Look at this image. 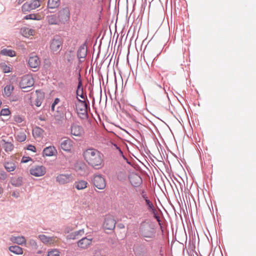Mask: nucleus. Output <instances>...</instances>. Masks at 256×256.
<instances>
[{"label": "nucleus", "instance_id": "51", "mask_svg": "<svg viewBox=\"0 0 256 256\" xmlns=\"http://www.w3.org/2000/svg\"><path fill=\"white\" fill-rule=\"evenodd\" d=\"M14 120L18 123H21L23 121L22 118L20 115H15L14 117Z\"/></svg>", "mask_w": 256, "mask_h": 256}, {"label": "nucleus", "instance_id": "24", "mask_svg": "<svg viewBox=\"0 0 256 256\" xmlns=\"http://www.w3.org/2000/svg\"><path fill=\"white\" fill-rule=\"evenodd\" d=\"M84 234V229L80 230L70 233L66 236V238L70 240H76L78 238V236H82Z\"/></svg>", "mask_w": 256, "mask_h": 256}, {"label": "nucleus", "instance_id": "48", "mask_svg": "<svg viewBox=\"0 0 256 256\" xmlns=\"http://www.w3.org/2000/svg\"><path fill=\"white\" fill-rule=\"evenodd\" d=\"M8 176L7 174L4 170H0V179L5 180Z\"/></svg>", "mask_w": 256, "mask_h": 256}, {"label": "nucleus", "instance_id": "39", "mask_svg": "<svg viewBox=\"0 0 256 256\" xmlns=\"http://www.w3.org/2000/svg\"><path fill=\"white\" fill-rule=\"evenodd\" d=\"M120 151L122 154V156H123L124 158L126 160L127 164L132 166H133L134 168H136V170L140 169V168L138 165L134 164V162H132V160H129L128 158H126L124 155H123L122 152L120 150Z\"/></svg>", "mask_w": 256, "mask_h": 256}, {"label": "nucleus", "instance_id": "55", "mask_svg": "<svg viewBox=\"0 0 256 256\" xmlns=\"http://www.w3.org/2000/svg\"><path fill=\"white\" fill-rule=\"evenodd\" d=\"M134 250L135 254L136 256H144V253L143 252H142V253H139L138 252V250L137 248H136Z\"/></svg>", "mask_w": 256, "mask_h": 256}, {"label": "nucleus", "instance_id": "59", "mask_svg": "<svg viewBox=\"0 0 256 256\" xmlns=\"http://www.w3.org/2000/svg\"><path fill=\"white\" fill-rule=\"evenodd\" d=\"M117 226L120 228V229H122V228H124V226L123 224L122 223H120V224H118V225H117Z\"/></svg>", "mask_w": 256, "mask_h": 256}, {"label": "nucleus", "instance_id": "21", "mask_svg": "<svg viewBox=\"0 0 256 256\" xmlns=\"http://www.w3.org/2000/svg\"><path fill=\"white\" fill-rule=\"evenodd\" d=\"M74 167L76 170L81 176L84 175L86 172V166L84 163H78Z\"/></svg>", "mask_w": 256, "mask_h": 256}, {"label": "nucleus", "instance_id": "13", "mask_svg": "<svg viewBox=\"0 0 256 256\" xmlns=\"http://www.w3.org/2000/svg\"><path fill=\"white\" fill-rule=\"evenodd\" d=\"M129 180L132 186L138 187L140 186L142 182V178L141 176L136 173H132L128 176Z\"/></svg>", "mask_w": 256, "mask_h": 256}, {"label": "nucleus", "instance_id": "12", "mask_svg": "<svg viewBox=\"0 0 256 256\" xmlns=\"http://www.w3.org/2000/svg\"><path fill=\"white\" fill-rule=\"evenodd\" d=\"M28 64L32 68H36V70H34V72L38 70L40 64V60L39 57L35 53L30 54L28 60Z\"/></svg>", "mask_w": 256, "mask_h": 256}, {"label": "nucleus", "instance_id": "38", "mask_svg": "<svg viewBox=\"0 0 256 256\" xmlns=\"http://www.w3.org/2000/svg\"><path fill=\"white\" fill-rule=\"evenodd\" d=\"M41 19L40 16H38L36 14H30L28 15H26L24 16V20H40Z\"/></svg>", "mask_w": 256, "mask_h": 256}, {"label": "nucleus", "instance_id": "49", "mask_svg": "<svg viewBox=\"0 0 256 256\" xmlns=\"http://www.w3.org/2000/svg\"><path fill=\"white\" fill-rule=\"evenodd\" d=\"M81 92V94H80V97L83 100L88 99L86 92V90H84V87L82 86V90Z\"/></svg>", "mask_w": 256, "mask_h": 256}, {"label": "nucleus", "instance_id": "64", "mask_svg": "<svg viewBox=\"0 0 256 256\" xmlns=\"http://www.w3.org/2000/svg\"><path fill=\"white\" fill-rule=\"evenodd\" d=\"M93 100H94V97H93Z\"/></svg>", "mask_w": 256, "mask_h": 256}, {"label": "nucleus", "instance_id": "22", "mask_svg": "<svg viewBox=\"0 0 256 256\" xmlns=\"http://www.w3.org/2000/svg\"><path fill=\"white\" fill-rule=\"evenodd\" d=\"M88 183L84 180H78L74 183V186L78 190H82L87 187Z\"/></svg>", "mask_w": 256, "mask_h": 256}, {"label": "nucleus", "instance_id": "33", "mask_svg": "<svg viewBox=\"0 0 256 256\" xmlns=\"http://www.w3.org/2000/svg\"><path fill=\"white\" fill-rule=\"evenodd\" d=\"M36 93H37L38 96L35 100V105L38 107L42 104V100L44 98V93L41 92L38 90H36Z\"/></svg>", "mask_w": 256, "mask_h": 256}, {"label": "nucleus", "instance_id": "45", "mask_svg": "<svg viewBox=\"0 0 256 256\" xmlns=\"http://www.w3.org/2000/svg\"><path fill=\"white\" fill-rule=\"evenodd\" d=\"M60 253L57 249H54L48 252L47 256H60Z\"/></svg>", "mask_w": 256, "mask_h": 256}, {"label": "nucleus", "instance_id": "46", "mask_svg": "<svg viewBox=\"0 0 256 256\" xmlns=\"http://www.w3.org/2000/svg\"><path fill=\"white\" fill-rule=\"evenodd\" d=\"M60 102V100L58 98H54L53 102L51 106V110L52 112H54L55 110V106H56Z\"/></svg>", "mask_w": 256, "mask_h": 256}, {"label": "nucleus", "instance_id": "11", "mask_svg": "<svg viewBox=\"0 0 256 256\" xmlns=\"http://www.w3.org/2000/svg\"><path fill=\"white\" fill-rule=\"evenodd\" d=\"M34 82V80L32 76L24 75L22 76L19 83V86L20 88L24 89L32 86Z\"/></svg>", "mask_w": 256, "mask_h": 256}, {"label": "nucleus", "instance_id": "25", "mask_svg": "<svg viewBox=\"0 0 256 256\" xmlns=\"http://www.w3.org/2000/svg\"><path fill=\"white\" fill-rule=\"evenodd\" d=\"M60 4V0H48L47 8L48 9H54L58 8Z\"/></svg>", "mask_w": 256, "mask_h": 256}, {"label": "nucleus", "instance_id": "47", "mask_svg": "<svg viewBox=\"0 0 256 256\" xmlns=\"http://www.w3.org/2000/svg\"><path fill=\"white\" fill-rule=\"evenodd\" d=\"M28 28L26 27L22 28L20 29V33L24 36H28Z\"/></svg>", "mask_w": 256, "mask_h": 256}, {"label": "nucleus", "instance_id": "52", "mask_svg": "<svg viewBox=\"0 0 256 256\" xmlns=\"http://www.w3.org/2000/svg\"><path fill=\"white\" fill-rule=\"evenodd\" d=\"M26 150H30L32 152H36V148L35 146L32 144H28V147L26 148Z\"/></svg>", "mask_w": 256, "mask_h": 256}, {"label": "nucleus", "instance_id": "53", "mask_svg": "<svg viewBox=\"0 0 256 256\" xmlns=\"http://www.w3.org/2000/svg\"><path fill=\"white\" fill-rule=\"evenodd\" d=\"M30 242L32 248H38V246L36 240H30Z\"/></svg>", "mask_w": 256, "mask_h": 256}, {"label": "nucleus", "instance_id": "2", "mask_svg": "<svg viewBox=\"0 0 256 256\" xmlns=\"http://www.w3.org/2000/svg\"><path fill=\"white\" fill-rule=\"evenodd\" d=\"M82 155L84 160L94 169L99 170L104 165L103 154L96 149L88 148L84 152Z\"/></svg>", "mask_w": 256, "mask_h": 256}, {"label": "nucleus", "instance_id": "60", "mask_svg": "<svg viewBox=\"0 0 256 256\" xmlns=\"http://www.w3.org/2000/svg\"><path fill=\"white\" fill-rule=\"evenodd\" d=\"M142 147H144V146L143 144H142V145L140 146V149L139 150H140L142 155L144 156V154L143 152Z\"/></svg>", "mask_w": 256, "mask_h": 256}, {"label": "nucleus", "instance_id": "34", "mask_svg": "<svg viewBox=\"0 0 256 256\" xmlns=\"http://www.w3.org/2000/svg\"><path fill=\"white\" fill-rule=\"evenodd\" d=\"M44 132L42 128L36 126L32 130V134L34 138H40Z\"/></svg>", "mask_w": 256, "mask_h": 256}, {"label": "nucleus", "instance_id": "56", "mask_svg": "<svg viewBox=\"0 0 256 256\" xmlns=\"http://www.w3.org/2000/svg\"><path fill=\"white\" fill-rule=\"evenodd\" d=\"M12 196L16 198H18L20 196V193L18 192H12Z\"/></svg>", "mask_w": 256, "mask_h": 256}, {"label": "nucleus", "instance_id": "7", "mask_svg": "<svg viewBox=\"0 0 256 256\" xmlns=\"http://www.w3.org/2000/svg\"><path fill=\"white\" fill-rule=\"evenodd\" d=\"M41 2V0H32L30 2H27L22 6V10L25 14L29 12L38 8L40 6Z\"/></svg>", "mask_w": 256, "mask_h": 256}, {"label": "nucleus", "instance_id": "6", "mask_svg": "<svg viewBox=\"0 0 256 256\" xmlns=\"http://www.w3.org/2000/svg\"><path fill=\"white\" fill-rule=\"evenodd\" d=\"M68 112L70 114V116H72V113L68 108H66L64 106L62 105L57 108L55 118L56 120L62 121L64 118L68 120L66 113Z\"/></svg>", "mask_w": 256, "mask_h": 256}, {"label": "nucleus", "instance_id": "14", "mask_svg": "<svg viewBox=\"0 0 256 256\" xmlns=\"http://www.w3.org/2000/svg\"><path fill=\"white\" fill-rule=\"evenodd\" d=\"M88 40H86L79 48L77 52V57L79 59V62L81 63L82 61L80 58H84L88 54L87 47Z\"/></svg>", "mask_w": 256, "mask_h": 256}, {"label": "nucleus", "instance_id": "5", "mask_svg": "<svg viewBox=\"0 0 256 256\" xmlns=\"http://www.w3.org/2000/svg\"><path fill=\"white\" fill-rule=\"evenodd\" d=\"M156 236V223L152 222L145 227V241L152 242Z\"/></svg>", "mask_w": 256, "mask_h": 256}, {"label": "nucleus", "instance_id": "42", "mask_svg": "<svg viewBox=\"0 0 256 256\" xmlns=\"http://www.w3.org/2000/svg\"><path fill=\"white\" fill-rule=\"evenodd\" d=\"M82 82L81 80H79V82H78V86H77L76 90V96H78H78H80V91H82Z\"/></svg>", "mask_w": 256, "mask_h": 256}, {"label": "nucleus", "instance_id": "40", "mask_svg": "<svg viewBox=\"0 0 256 256\" xmlns=\"http://www.w3.org/2000/svg\"><path fill=\"white\" fill-rule=\"evenodd\" d=\"M78 118L82 120H87L89 118L88 112H77Z\"/></svg>", "mask_w": 256, "mask_h": 256}, {"label": "nucleus", "instance_id": "3", "mask_svg": "<svg viewBox=\"0 0 256 256\" xmlns=\"http://www.w3.org/2000/svg\"><path fill=\"white\" fill-rule=\"evenodd\" d=\"M145 216L147 220H156L162 227L160 210L157 206L154 199H148L145 197Z\"/></svg>", "mask_w": 256, "mask_h": 256}, {"label": "nucleus", "instance_id": "58", "mask_svg": "<svg viewBox=\"0 0 256 256\" xmlns=\"http://www.w3.org/2000/svg\"><path fill=\"white\" fill-rule=\"evenodd\" d=\"M34 30L32 28H28V36H33Z\"/></svg>", "mask_w": 256, "mask_h": 256}, {"label": "nucleus", "instance_id": "8", "mask_svg": "<svg viewBox=\"0 0 256 256\" xmlns=\"http://www.w3.org/2000/svg\"><path fill=\"white\" fill-rule=\"evenodd\" d=\"M61 24H65L70 18V11L67 6L63 8L56 13Z\"/></svg>", "mask_w": 256, "mask_h": 256}, {"label": "nucleus", "instance_id": "32", "mask_svg": "<svg viewBox=\"0 0 256 256\" xmlns=\"http://www.w3.org/2000/svg\"><path fill=\"white\" fill-rule=\"evenodd\" d=\"M4 166L8 172H12L16 168L15 164L12 162H5L4 164Z\"/></svg>", "mask_w": 256, "mask_h": 256}, {"label": "nucleus", "instance_id": "23", "mask_svg": "<svg viewBox=\"0 0 256 256\" xmlns=\"http://www.w3.org/2000/svg\"><path fill=\"white\" fill-rule=\"evenodd\" d=\"M48 22L50 25H60L61 22L56 14L48 16Z\"/></svg>", "mask_w": 256, "mask_h": 256}, {"label": "nucleus", "instance_id": "18", "mask_svg": "<svg viewBox=\"0 0 256 256\" xmlns=\"http://www.w3.org/2000/svg\"><path fill=\"white\" fill-rule=\"evenodd\" d=\"M71 134L74 136L80 137L84 133V129L80 126L72 123L70 126Z\"/></svg>", "mask_w": 256, "mask_h": 256}, {"label": "nucleus", "instance_id": "28", "mask_svg": "<svg viewBox=\"0 0 256 256\" xmlns=\"http://www.w3.org/2000/svg\"><path fill=\"white\" fill-rule=\"evenodd\" d=\"M134 108L142 115H144V105L142 100L136 102V105L133 106Z\"/></svg>", "mask_w": 256, "mask_h": 256}, {"label": "nucleus", "instance_id": "19", "mask_svg": "<svg viewBox=\"0 0 256 256\" xmlns=\"http://www.w3.org/2000/svg\"><path fill=\"white\" fill-rule=\"evenodd\" d=\"M57 153V150L54 146H46L42 151V155L44 156H56Z\"/></svg>", "mask_w": 256, "mask_h": 256}, {"label": "nucleus", "instance_id": "10", "mask_svg": "<svg viewBox=\"0 0 256 256\" xmlns=\"http://www.w3.org/2000/svg\"><path fill=\"white\" fill-rule=\"evenodd\" d=\"M93 184L99 190H103L106 188V180L102 174H96L92 180Z\"/></svg>", "mask_w": 256, "mask_h": 256}, {"label": "nucleus", "instance_id": "1", "mask_svg": "<svg viewBox=\"0 0 256 256\" xmlns=\"http://www.w3.org/2000/svg\"><path fill=\"white\" fill-rule=\"evenodd\" d=\"M140 4V10L138 18L135 20L134 23V30L138 29V36L135 41L136 48L138 52L137 66L136 70L135 76V86L136 88L141 90L144 92L142 85L144 83V68L143 66V60H144V49H142V45L144 43V40L141 42L140 37L143 34L142 18L144 14L143 0H135L134 4V8L136 3Z\"/></svg>", "mask_w": 256, "mask_h": 256}, {"label": "nucleus", "instance_id": "57", "mask_svg": "<svg viewBox=\"0 0 256 256\" xmlns=\"http://www.w3.org/2000/svg\"><path fill=\"white\" fill-rule=\"evenodd\" d=\"M80 72H81V70L80 69L78 70V71L77 72V74L78 76V82H79V80L82 81Z\"/></svg>", "mask_w": 256, "mask_h": 256}, {"label": "nucleus", "instance_id": "54", "mask_svg": "<svg viewBox=\"0 0 256 256\" xmlns=\"http://www.w3.org/2000/svg\"><path fill=\"white\" fill-rule=\"evenodd\" d=\"M24 237H18L16 238V242L18 244H22L24 240Z\"/></svg>", "mask_w": 256, "mask_h": 256}, {"label": "nucleus", "instance_id": "61", "mask_svg": "<svg viewBox=\"0 0 256 256\" xmlns=\"http://www.w3.org/2000/svg\"><path fill=\"white\" fill-rule=\"evenodd\" d=\"M141 196H142V197L144 198V190H142Z\"/></svg>", "mask_w": 256, "mask_h": 256}, {"label": "nucleus", "instance_id": "17", "mask_svg": "<svg viewBox=\"0 0 256 256\" xmlns=\"http://www.w3.org/2000/svg\"><path fill=\"white\" fill-rule=\"evenodd\" d=\"M92 238L84 237L77 242L78 246L81 249L86 250L92 244Z\"/></svg>", "mask_w": 256, "mask_h": 256}, {"label": "nucleus", "instance_id": "50", "mask_svg": "<svg viewBox=\"0 0 256 256\" xmlns=\"http://www.w3.org/2000/svg\"><path fill=\"white\" fill-rule=\"evenodd\" d=\"M32 159L30 156H24L21 160L22 163H27L30 161H32Z\"/></svg>", "mask_w": 256, "mask_h": 256}, {"label": "nucleus", "instance_id": "41", "mask_svg": "<svg viewBox=\"0 0 256 256\" xmlns=\"http://www.w3.org/2000/svg\"><path fill=\"white\" fill-rule=\"evenodd\" d=\"M77 101L80 103L78 105H82L84 107L88 106V105H90V102L88 99L86 100H80L78 96H76Z\"/></svg>", "mask_w": 256, "mask_h": 256}, {"label": "nucleus", "instance_id": "63", "mask_svg": "<svg viewBox=\"0 0 256 256\" xmlns=\"http://www.w3.org/2000/svg\"><path fill=\"white\" fill-rule=\"evenodd\" d=\"M42 252V251H40V250H39V251H38V254H41Z\"/></svg>", "mask_w": 256, "mask_h": 256}, {"label": "nucleus", "instance_id": "37", "mask_svg": "<svg viewBox=\"0 0 256 256\" xmlns=\"http://www.w3.org/2000/svg\"><path fill=\"white\" fill-rule=\"evenodd\" d=\"M90 104L88 105V106L84 107V106L82 105H77L76 104V110L77 112H88V110H90Z\"/></svg>", "mask_w": 256, "mask_h": 256}, {"label": "nucleus", "instance_id": "31", "mask_svg": "<svg viewBox=\"0 0 256 256\" xmlns=\"http://www.w3.org/2000/svg\"><path fill=\"white\" fill-rule=\"evenodd\" d=\"M0 142L2 144L4 150L6 152L12 151L14 148V146L12 143L6 142L4 140H2Z\"/></svg>", "mask_w": 256, "mask_h": 256}, {"label": "nucleus", "instance_id": "62", "mask_svg": "<svg viewBox=\"0 0 256 256\" xmlns=\"http://www.w3.org/2000/svg\"><path fill=\"white\" fill-rule=\"evenodd\" d=\"M40 120H45L44 118H40Z\"/></svg>", "mask_w": 256, "mask_h": 256}, {"label": "nucleus", "instance_id": "16", "mask_svg": "<svg viewBox=\"0 0 256 256\" xmlns=\"http://www.w3.org/2000/svg\"><path fill=\"white\" fill-rule=\"evenodd\" d=\"M73 176L72 174H60L56 178V181L61 184L69 183L72 180Z\"/></svg>", "mask_w": 256, "mask_h": 256}, {"label": "nucleus", "instance_id": "35", "mask_svg": "<svg viewBox=\"0 0 256 256\" xmlns=\"http://www.w3.org/2000/svg\"><path fill=\"white\" fill-rule=\"evenodd\" d=\"M38 238L42 242L46 244L51 242L53 240L52 237L48 236L44 234H40Z\"/></svg>", "mask_w": 256, "mask_h": 256}, {"label": "nucleus", "instance_id": "4", "mask_svg": "<svg viewBox=\"0 0 256 256\" xmlns=\"http://www.w3.org/2000/svg\"><path fill=\"white\" fill-rule=\"evenodd\" d=\"M64 38L59 35H55L50 42V48L54 54H58L62 48Z\"/></svg>", "mask_w": 256, "mask_h": 256}, {"label": "nucleus", "instance_id": "15", "mask_svg": "<svg viewBox=\"0 0 256 256\" xmlns=\"http://www.w3.org/2000/svg\"><path fill=\"white\" fill-rule=\"evenodd\" d=\"M30 174L36 177L41 176L44 175L46 174V168L43 166H38L33 168L30 169Z\"/></svg>", "mask_w": 256, "mask_h": 256}, {"label": "nucleus", "instance_id": "27", "mask_svg": "<svg viewBox=\"0 0 256 256\" xmlns=\"http://www.w3.org/2000/svg\"><path fill=\"white\" fill-rule=\"evenodd\" d=\"M10 182L12 186L16 187H20L22 185L23 178L22 176H19L17 178H12Z\"/></svg>", "mask_w": 256, "mask_h": 256}, {"label": "nucleus", "instance_id": "30", "mask_svg": "<svg viewBox=\"0 0 256 256\" xmlns=\"http://www.w3.org/2000/svg\"><path fill=\"white\" fill-rule=\"evenodd\" d=\"M8 250L16 254H21L23 252L22 248L18 245L10 246Z\"/></svg>", "mask_w": 256, "mask_h": 256}, {"label": "nucleus", "instance_id": "43", "mask_svg": "<svg viewBox=\"0 0 256 256\" xmlns=\"http://www.w3.org/2000/svg\"><path fill=\"white\" fill-rule=\"evenodd\" d=\"M26 138V136L24 132H20L17 136L16 139L19 142H24Z\"/></svg>", "mask_w": 256, "mask_h": 256}, {"label": "nucleus", "instance_id": "36", "mask_svg": "<svg viewBox=\"0 0 256 256\" xmlns=\"http://www.w3.org/2000/svg\"><path fill=\"white\" fill-rule=\"evenodd\" d=\"M0 68L4 73H8L12 70V68L8 66L5 62H1Z\"/></svg>", "mask_w": 256, "mask_h": 256}, {"label": "nucleus", "instance_id": "29", "mask_svg": "<svg viewBox=\"0 0 256 256\" xmlns=\"http://www.w3.org/2000/svg\"><path fill=\"white\" fill-rule=\"evenodd\" d=\"M14 89V88L13 86L7 84L4 88V96L6 97H9L11 95Z\"/></svg>", "mask_w": 256, "mask_h": 256}, {"label": "nucleus", "instance_id": "44", "mask_svg": "<svg viewBox=\"0 0 256 256\" xmlns=\"http://www.w3.org/2000/svg\"><path fill=\"white\" fill-rule=\"evenodd\" d=\"M11 112L8 108H4L2 109L0 112V115L3 116H8L10 115Z\"/></svg>", "mask_w": 256, "mask_h": 256}, {"label": "nucleus", "instance_id": "9", "mask_svg": "<svg viewBox=\"0 0 256 256\" xmlns=\"http://www.w3.org/2000/svg\"><path fill=\"white\" fill-rule=\"evenodd\" d=\"M116 221L111 215H106L104 218L102 226L104 230H114L116 227Z\"/></svg>", "mask_w": 256, "mask_h": 256}, {"label": "nucleus", "instance_id": "20", "mask_svg": "<svg viewBox=\"0 0 256 256\" xmlns=\"http://www.w3.org/2000/svg\"><path fill=\"white\" fill-rule=\"evenodd\" d=\"M72 146V141L70 139L63 140L60 144L61 148L67 152L70 151Z\"/></svg>", "mask_w": 256, "mask_h": 256}, {"label": "nucleus", "instance_id": "26", "mask_svg": "<svg viewBox=\"0 0 256 256\" xmlns=\"http://www.w3.org/2000/svg\"><path fill=\"white\" fill-rule=\"evenodd\" d=\"M0 54L10 57H14L16 56V52L12 50L3 48L0 51Z\"/></svg>", "mask_w": 256, "mask_h": 256}]
</instances>
